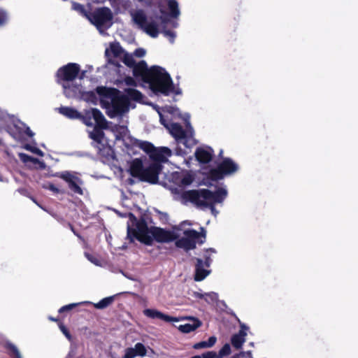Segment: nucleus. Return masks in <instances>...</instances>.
<instances>
[{"mask_svg": "<svg viewBox=\"0 0 358 358\" xmlns=\"http://www.w3.org/2000/svg\"><path fill=\"white\" fill-rule=\"evenodd\" d=\"M201 357L202 358H216L217 355L214 352H208L206 353L203 354V355Z\"/></svg>", "mask_w": 358, "mask_h": 358, "instance_id": "58836bf2", "label": "nucleus"}, {"mask_svg": "<svg viewBox=\"0 0 358 358\" xmlns=\"http://www.w3.org/2000/svg\"><path fill=\"white\" fill-rule=\"evenodd\" d=\"M80 120L87 127H94L96 124L98 127H107V121L103 114L96 108H90L85 110L81 114Z\"/></svg>", "mask_w": 358, "mask_h": 358, "instance_id": "f8f14e48", "label": "nucleus"}, {"mask_svg": "<svg viewBox=\"0 0 358 358\" xmlns=\"http://www.w3.org/2000/svg\"><path fill=\"white\" fill-rule=\"evenodd\" d=\"M194 349L208 348L206 341H201L194 345Z\"/></svg>", "mask_w": 358, "mask_h": 358, "instance_id": "c9c22d12", "label": "nucleus"}, {"mask_svg": "<svg viewBox=\"0 0 358 358\" xmlns=\"http://www.w3.org/2000/svg\"><path fill=\"white\" fill-rule=\"evenodd\" d=\"M143 314L152 319H159L165 322H178L179 320L177 317H170L167 315L162 313L155 309H145L143 310Z\"/></svg>", "mask_w": 358, "mask_h": 358, "instance_id": "dca6fc26", "label": "nucleus"}, {"mask_svg": "<svg viewBox=\"0 0 358 358\" xmlns=\"http://www.w3.org/2000/svg\"><path fill=\"white\" fill-rule=\"evenodd\" d=\"M59 112L63 115L70 119H79L81 118V113L73 108L70 107H61Z\"/></svg>", "mask_w": 358, "mask_h": 358, "instance_id": "4be33fe9", "label": "nucleus"}, {"mask_svg": "<svg viewBox=\"0 0 358 358\" xmlns=\"http://www.w3.org/2000/svg\"><path fill=\"white\" fill-rule=\"evenodd\" d=\"M129 169L133 176L155 183L158 180V174L162 169V165L157 162L143 164L140 159H135L131 162Z\"/></svg>", "mask_w": 358, "mask_h": 358, "instance_id": "0eeeda50", "label": "nucleus"}, {"mask_svg": "<svg viewBox=\"0 0 358 358\" xmlns=\"http://www.w3.org/2000/svg\"><path fill=\"white\" fill-rule=\"evenodd\" d=\"M72 8L73 10H77L78 12L83 14L85 16L87 17V15H88V14H87L85 10H84V8L83 7L82 5L79 4V3H72Z\"/></svg>", "mask_w": 358, "mask_h": 358, "instance_id": "7c9ffc66", "label": "nucleus"}, {"mask_svg": "<svg viewBox=\"0 0 358 358\" xmlns=\"http://www.w3.org/2000/svg\"><path fill=\"white\" fill-rule=\"evenodd\" d=\"M179 230L180 231V236L179 237L181 236V238H178L176 242L177 247L187 251L194 249L197 242L203 243V240L199 241L201 238L199 233L195 230H184L182 234L181 233L182 230Z\"/></svg>", "mask_w": 358, "mask_h": 358, "instance_id": "9b49d317", "label": "nucleus"}, {"mask_svg": "<svg viewBox=\"0 0 358 358\" xmlns=\"http://www.w3.org/2000/svg\"><path fill=\"white\" fill-rule=\"evenodd\" d=\"M247 328L244 325H241V329L238 332V334L234 335L231 338V343L232 345L236 349L240 348L243 343L245 342V336L247 335L246 333Z\"/></svg>", "mask_w": 358, "mask_h": 358, "instance_id": "a211bd4d", "label": "nucleus"}, {"mask_svg": "<svg viewBox=\"0 0 358 358\" xmlns=\"http://www.w3.org/2000/svg\"><path fill=\"white\" fill-rule=\"evenodd\" d=\"M217 338L215 336L210 337L208 340L206 341L208 348L213 346L215 344Z\"/></svg>", "mask_w": 358, "mask_h": 358, "instance_id": "4c0bfd02", "label": "nucleus"}, {"mask_svg": "<svg viewBox=\"0 0 358 358\" xmlns=\"http://www.w3.org/2000/svg\"><path fill=\"white\" fill-rule=\"evenodd\" d=\"M124 81L127 85H129V86H135L136 85L135 80H134V78H132L131 77L126 78Z\"/></svg>", "mask_w": 358, "mask_h": 358, "instance_id": "ea45409f", "label": "nucleus"}, {"mask_svg": "<svg viewBox=\"0 0 358 358\" xmlns=\"http://www.w3.org/2000/svg\"><path fill=\"white\" fill-rule=\"evenodd\" d=\"M76 305H77L76 303H73V304H70V305H68L66 306H63L62 308H60L59 312L64 311V310H70L71 308L76 306Z\"/></svg>", "mask_w": 358, "mask_h": 358, "instance_id": "37998d69", "label": "nucleus"}, {"mask_svg": "<svg viewBox=\"0 0 358 358\" xmlns=\"http://www.w3.org/2000/svg\"><path fill=\"white\" fill-rule=\"evenodd\" d=\"M19 157L20 159L24 162H31L33 164H38L41 167H44V164L43 162H39L37 159L33 158L26 154L24 153H20Z\"/></svg>", "mask_w": 358, "mask_h": 358, "instance_id": "a878e982", "label": "nucleus"}, {"mask_svg": "<svg viewBox=\"0 0 358 358\" xmlns=\"http://www.w3.org/2000/svg\"><path fill=\"white\" fill-rule=\"evenodd\" d=\"M238 169V165L231 159L227 158L215 169L211 171V177L215 180L222 178L225 176L235 173Z\"/></svg>", "mask_w": 358, "mask_h": 358, "instance_id": "ddd939ff", "label": "nucleus"}, {"mask_svg": "<svg viewBox=\"0 0 358 358\" xmlns=\"http://www.w3.org/2000/svg\"><path fill=\"white\" fill-rule=\"evenodd\" d=\"M200 296L204 298L207 301H215L217 299V295L214 292L201 294Z\"/></svg>", "mask_w": 358, "mask_h": 358, "instance_id": "c85d7f7f", "label": "nucleus"}, {"mask_svg": "<svg viewBox=\"0 0 358 358\" xmlns=\"http://www.w3.org/2000/svg\"><path fill=\"white\" fill-rule=\"evenodd\" d=\"M159 115L161 123L169 129L170 134L178 143H183L187 148H191L196 143V140L193 137V129L188 122L189 118L188 115H187V118H185L187 122V129L185 131L182 129L180 125L176 123H173L170 125L166 124L162 115L159 114Z\"/></svg>", "mask_w": 358, "mask_h": 358, "instance_id": "6e6552de", "label": "nucleus"}, {"mask_svg": "<svg viewBox=\"0 0 358 358\" xmlns=\"http://www.w3.org/2000/svg\"><path fill=\"white\" fill-rule=\"evenodd\" d=\"M122 52V48L119 45V44L113 43L111 44L109 48H107L106 50V55L108 57L114 56L117 57L119 56Z\"/></svg>", "mask_w": 358, "mask_h": 358, "instance_id": "393cba45", "label": "nucleus"}, {"mask_svg": "<svg viewBox=\"0 0 358 358\" xmlns=\"http://www.w3.org/2000/svg\"><path fill=\"white\" fill-rule=\"evenodd\" d=\"M55 176L61 178L66 182L69 183V187L75 192L78 194H83V190L80 187L81 181L80 178L75 174L69 171H64L58 173Z\"/></svg>", "mask_w": 358, "mask_h": 358, "instance_id": "4468645a", "label": "nucleus"}, {"mask_svg": "<svg viewBox=\"0 0 358 358\" xmlns=\"http://www.w3.org/2000/svg\"><path fill=\"white\" fill-rule=\"evenodd\" d=\"M93 129L92 131H89V136L91 139H92L94 142L98 144H101L103 138V132L102 129H105L106 127H98L96 124L94 125Z\"/></svg>", "mask_w": 358, "mask_h": 358, "instance_id": "aec40b11", "label": "nucleus"}, {"mask_svg": "<svg viewBox=\"0 0 358 358\" xmlns=\"http://www.w3.org/2000/svg\"><path fill=\"white\" fill-rule=\"evenodd\" d=\"M198 161L202 163H207L210 161L213 155V150L210 148H198L195 152Z\"/></svg>", "mask_w": 358, "mask_h": 358, "instance_id": "f3484780", "label": "nucleus"}, {"mask_svg": "<svg viewBox=\"0 0 358 358\" xmlns=\"http://www.w3.org/2000/svg\"><path fill=\"white\" fill-rule=\"evenodd\" d=\"M160 12H161L162 14H164V10H163L162 8H160Z\"/></svg>", "mask_w": 358, "mask_h": 358, "instance_id": "09e8293b", "label": "nucleus"}, {"mask_svg": "<svg viewBox=\"0 0 358 358\" xmlns=\"http://www.w3.org/2000/svg\"><path fill=\"white\" fill-rule=\"evenodd\" d=\"M59 328H60L61 331L63 332V334L66 336V338L70 339L71 338V336L69 334V332H68L67 329H66V327L63 324H59Z\"/></svg>", "mask_w": 358, "mask_h": 358, "instance_id": "a19ab883", "label": "nucleus"}, {"mask_svg": "<svg viewBox=\"0 0 358 358\" xmlns=\"http://www.w3.org/2000/svg\"><path fill=\"white\" fill-rule=\"evenodd\" d=\"M96 91L101 103L108 109V115L110 117L128 112L131 106L130 99L141 101L143 98L140 92L131 88L126 90L125 95L119 94L115 89L106 87H98Z\"/></svg>", "mask_w": 358, "mask_h": 358, "instance_id": "7ed1b4c3", "label": "nucleus"}, {"mask_svg": "<svg viewBox=\"0 0 358 358\" xmlns=\"http://www.w3.org/2000/svg\"><path fill=\"white\" fill-rule=\"evenodd\" d=\"M8 348L11 350L13 356H14L15 358H22L19 350L15 345H9Z\"/></svg>", "mask_w": 358, "mask_h": 358, "instance_id": "2f4dec72", "label": "nucleus"}, {"mask_svg": "<svg viewBox=\"0 0 358 358\" xmlns=\"http://www.w3.org/2000/svg\"><path fill=\"white\" fill-rule=\"evenodd\" d=\"M227 190L222 188L218 189L215 193L208 189L190 190L184 192L181 195V201L183 203L191 202L201 208H209L213 215L217 212L214 208L217 203H221L226 198Z\"/></svg>", "mask_w": 358, "mask_h": 358, "instance_id": "39448f33", "label": "nucleus"}, {"mask_svg": "<svg viewBox=\"0 0 358 358\" xmlns=\"http://www.w3.org/2000/svg\"><path fill=\"white\" fill-rule=\"evenodd\" d=\"M130 16L134 26L141 29L150 36L156 38L162 31L164 36L169 38L171 42L173 41L176 34L173 31L164 29L166 20L162 17H148L145 11L141 9L131 10Z\"/></svg>", "mask_w": 358, "mask_h": 358, "instance_id": "20e7f679", "label": "nucleus"}, {"mask_svg": "<svg viewBox=\"0 0 358 358\" xmlns=\"http://www.w3.org/2000/svg\"><path fill=\"white\" fill-rule=\"evenodd\" d=\"M24 132L29 136H34V133L30 130L29 127L25 128Z\"/></svg>", "mask_w": 358, "mask_h": 358, "instance_id": "c03bdc74", "label": "nucleus"}, {"mask_svg": "<svg viewBox=\"0 0 358 358\" xmlns=\"http://www.w3.org/2000/svg\"><path fill=\"white\" fill-rule=\"evenodd\" d=\"M21 125H22V124H21V123H18V124H16V125H15V127H16L17 129H19V130H22V128L21 127Z\"/></svg>", "mask_w": 358, "mask_h": 358, "instance_id": "a18cd8bd", "label": "nucleus"}, {"mask_svg": "<svg viewBox=\"0 0 358 358\" xmlns=\"http://www.w3.org/2000/svg\"><path fill=\"white\" fill-rule=\"evenodd\" d=\"M176 182L180 186H187L193 181L192 176L188 173H176L174 176Z\"/></svg>", "mask_w": 358, "mask_h": 358, "instance_id": "412c9836", "label": "nucleus"}, {"mask_svg": "<svg viewBox=\"0 0 358 358\" xmlns=\"http://www.w3.org/2000/svg\"><path fill=\"white\" fill-rule=\"evenodd\" d=\"M154 354L155 352L151 348H147L142 343H138L134 345V347L128 348L125 350L123 358H135L138 356L143 357L146 355L152 356Z\"/></svg>", "mask_w": 358, "mask_h": 358, "instance_id": "2eb2a0df", "label": "nucleus"}, {"mask_svg": "<svg viewBox=\"0 0 358 358\" xmlns=\"http://www.w3.org/2000/svg\"><path fill=\"white\" fill-rule=\"evenodd\" d=\"M201 323L196 319H192L191 323L180 325L178 329L183 333H189L201 326Z\"/></svg>", "mask_w": 358, "mask_h": 358, "instance_id": "5701e85b", "label": "nucleus"}, {"mask_svg": "<svg viewBox=\"0 0 358 358\" xmlns=\"http://www.w3.org/2000/svg\"><path fill=\"white\" fill-rule=\"evenodd\" d=\"M112 301H113V299L110 297L105 298V299H102L101 301H100L99 303H95L94 306L96 308L102 309V308L107 307L112 302Z\"/></svg>", "mask_w": 358, "mask_h": 358, "instance_id": "bb28decb", "label": "nucleus"}, {"mask_svg": "<svg viewBox=\"0 0 358 358\" xmlns=\"http://www.w3.org/2000/svg\"><path fill=\"white\" fill-rule=\"evenodd\" d=\"M197 263L196 265V273L194 276V280L196 281L203 280L208 274L209 271L203 268L205 264H203L202 259H197Z\"/></svg>", "mask_w": 358, "mask_h": 358, "instance_id": "6ab92c4d", "label": "nucleus"}, {"mask_svg": "<svg viewBox=\"0 0 358 358\" xmlns=\"http://www.w3.org/2000/svg\"><path fill=\"white\" fill-rule=\"evenodd\" d=\"M215 250L213 249H208L206 250L204 254V258H205V262L203 264H205V266L208 267L210 265L211 259L210 258V255L213 253H215Z\"/></svg>", "mask_w": 358, "mask_h": 358, "instance_id": "cd10ccee", "label": "nucleus"}, {"mask_svg": "<svg viewBox=\"0 0 358 358\" xmlns=\"http://www.w3.org/2000/svg\"><path fill=\"white\" fill-rule=\"evenodd\" d=\"M7 15L5 11L0 10V25L3 24L7 21Z\"/></svg>", "mask_w": 358, "mask_h": 358, "instance_id": "e433bc0d", "label": "nucleus"}, {"mask_svg": "<svg viewBox=\"0 0 358 358\" xmlns=\"http://www.w3.org/2000/svg\"><path fill=\"white\" fill-rule=\"evenodd\" d=\"M176 152H177V154H178V155H183V154H185V152H182V151H180V150H177Z\"/></svg>", "mask_w": 358, "mask_h": 358, "instance_id": "49530a36", "label": "nucleus"}, {"mask_svg": "<svg viewBox=\"0 0 358 358\" xmlns=\"http://www.w3.org/2000/svg\"><path fill=\"white\" fill-rule=\"evenodd\" d=\"M24 148L27 150L31 151V152H34V153L39 155V156H43V152L37 148L27 145H25Z\"/></svg>", "mask_w": 358, "mask_h": 358, "instance_id": "c756f323", "label": "nucleus"}, {"mask_svg": "<svg viewBox=\"0 0 358 358\" xmlns=\"http://www.w3.org/2000/svg\"><path fill=\"white\" fill-rule=\"evenodd\" d=\"M89 259L90 260V262H92L93 263H94V264H97L96 262L93 261V260H92V259H91L90 258H89Z\"/></svg>", "mask_w": 358, "mask_h": 358, "instance_id": "de8ad7c7", "label": "nucleus"}, {"mask_svg": "<svg viewBox=\"0 0 358 358\" xmlns=\"http://www.w3.org/2000/svg\"><path fill=\"white\" fill-rule=\"evenodd\" d=\"M124 62L128 66L133 67L134 76L141 77L155 93L168 95L173 91L172 80L163 68L152 66L148 69L145 61L136 64L133 56L129 55L124 56Z\"/></svg>", "mask_w": 358, "mask_h": 358, "instance_id": "f257e3e1", "label": "nucleus"}, {"mask_svg": "<svg viewBox=\"0 0 358 358\" xmlns=\"http://www.w3.org/2000/svg\"><path fill=\"white\" fill-rule=\"evenodd\" d=\"M143 151L149 155L152 162H164L171 155V150L166 147L155 148L150 143L144 141L138 144Z\"/></svg>", "mask_w": 358, "mask_h": 358, "instance_id": "9d476101", "label": "nucleus"}, {"mask_svg": "<svg viewBox=\"0 0 358 358\" xmlns=\"http://www.w3.org/2000/svg\"><path fill=\"white\" fill-rule=\"evenodd\" d=\"M167 6L169 9V15L171 17L176 18L178 17L180 14V10L178 3L175 0H169L167 1Z\"/></svg>", "mask_w": 358, "mask_h": 358, "instance_id": "b1692460", "label": "nucleus"}, {"mask_svg": "<svg viewBox=\"0 0 358 358\" xmlns=\"http://www.w3.org/2000/svg\"><path fill=\"white\" fill-rule=\"evenodd\" d=\"M180 236L179 229L165 230L159 227H148L145 221L137 220L132 214H129L127 223V236L134 241L135 239L145 245H152L154 241L157 242H170Z\"/></svg>", "mask_w": 358, "mask_h": 358, "instance_id": "f03ea898", "label": "nucleus"}, {"mask_svg": "<svg viewBox=\"0 0 358 358\" xmlns=\"http://www.w3.org/2000/svg\"><path fill=\"white\" fill-rule=\"evenodd\" d=\"M246 355H248L249 358H253L250 352H242L238 355L234 356L233 358H244Z\"/></svg>", "mask_w": 358, "mask_h": 358, "instance_id": "79ce46f5", "label": "nucleus"}, {"mask_svg": "<svg viewBox=\"0 0 358 358\" xmlns=\"http://www.w3.org/2000/svg\"><path fill=\"white\" fill-rule=\"evenodd\" d=\"M231 348L229 344H225L223 348L220 350V354L221 356H226L230 354Z\"/></svg>", "mask_w": 358, "mask_h": 358, "instance_id": "473e14b6", "label": "nucleus"}, {"mask_svg": "<svg viewBox=\"0 0 358 358\" xmlns=\"http://www.w3.org/2000/svg\"><path fill=\"white\" fill-rule=\"evenodd\" d=\"M80 66L75 63H69L57 71L59 83H61L64 92L67 97L77 98L84 96V90L80 84L74 85V79L78 76Z\"/></svg>", "mask_w": 358, "mask_h": 358, "instance_id": "423d86ee", "label": "nucleus"}, {"mask_svg": "<svg viewBox=\"0 0 358 358\" xmlns=\"http://www.w3.org/2000/svg\"><path fill=\"white\" fill-rule=\"evenodd\" d=\"M145 53H146V51L144 49L138 48L134 51V55L136 57H142L145 55Z\"/></svg>", "mask_w": 358, "mask_h": 358, "instance_id": "72a5a7b5", "label": "nucleus"}, {"mask_svg": "<svg viewBox=\"0 0 358 358\" xmlns=\"http://www.w3.org/2000/svg\"><path fill=\"white\" fill-rule=\"evenodd\" d=\"M45 187L49 189L50 191L53 192L54 193L58 194V193L62 192V191L61 189H59V188H57L52 184H48Z\"/></svg>", "mask_w": 358, "mask_h": 358, "instance_id": "f704fd0d", "label": "nucleus"}, {"mask_svg": "<svg viewBox=\"0 0 358 358\" xmlns=\"http://www.w3.org/2000/svg\"><path fill=\"white\" fill-rule=\"evenodd\" d=\"M87 18L96 26L101 34L112 25L113 15L110 10L101 8L87 15Z\"/></svg>", "mask_w": 358, "mask_h": 358, "instance_id": "1a4fd4ad", "label": "nucleus"}]
</instances>
